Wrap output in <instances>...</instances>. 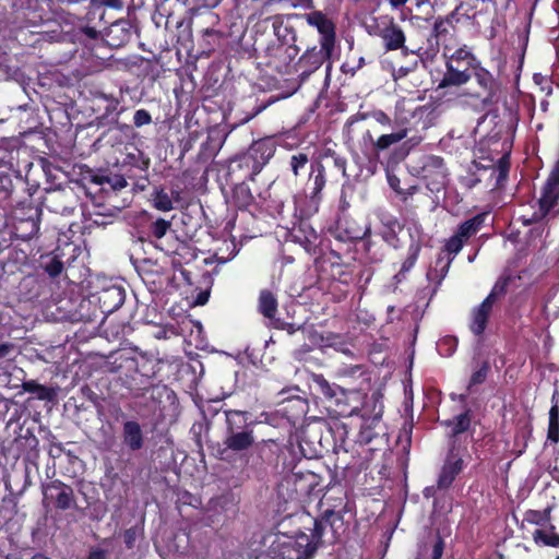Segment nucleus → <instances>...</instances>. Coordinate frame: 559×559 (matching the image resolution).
Wrapping results in <instances>:
<instances>
[{"label": "nucleus", "instance_id": "obj_1", "mask_svg": "<svg viewBox=\"0 0 559 559\" xmlns=\"http://www.w3.org/2000/svg\"><path fill=\"white\" fill-rule=\"evenodd\" d=\"M226 432L224 444L226 449L236 453L248 451L255 442L253 423L249 421V413L237 409H225Z\"/></svg>", "mask_w": 559, "mask_h": 559}, {"label": "nucleus", "instance_id": "obj_2", "mask_svg": "<svg viewBox=\"0 0 559 559\" xmlns=\"http://www.w3.org/2000/svg\"><path fill=\"white\" fill-rule=\"evenodd\" d=\"M275 153L274 144L269 140H259L252 143L248 151L235 157L229 165V175L243 171V179L254 180Z\"/></svg>", "mask_w": 559, "mask_h": 559}, {"label": "nucleus", "instance_id": "obj_3", "mask_svg": "<svg viewBox=\"0 0 559 559\" xmlns=\"http://www.w3.org/2000/svg\"><path fill=\"white\" fill-rule=\"evenodd\" d=\"M559 202V164L550 173L546 180L542 195L537 201L538 210L532 213L521 215V221L524 225L539 223L543 219H549L557 216L556 210Z\"/></svg>", "mask_w": 559, "mask_h": 559}, {"label": "nucleus", "instance_id": "obj_4", "mask_svg": "<svg viewBox=\"0 0 559 559\" xmlns=\"http://www.w3.org/2000/svg\"><path fill=\"white\" fill-rule=\"evenodd\" d=\"M506 282L496 283L490 294L484 299V301L478 307L473 309L469 329L475 335H481L484 333L492 306L501 296L506 294Z\"/></svg>", "mask_w": 559, "mask_h": 559}, {"label": "nucleus", "instance_id": "obj_5", "mask_svg": "<svg viewBox=\"0 0 559 559\" xmlns=\"http://www.w3.org/2000/svg\"><path fill=\"white\" fill-rule=\"evenodd\" d=\"M328 527L331 532L330 543H335L340 537V531L344 528V519L341 512L326 509L322 515L314 521L311 538L318 543V546L322 544Z\"/></svg>", "mask_w": 559, "mask_h": 559}, {"label": "nucleus", "instance_id": "obj_6", "mask_svg": "<svg viewBox=\"0 0 559 559\" xmlns=\"http://www.w3.org/2000/svg\"><path fill=\"white\" fill-rule=\"evenodd\" d=\"M421 171L423 179L430 191L438 192L445 186L448 173L441 157L435 155L426 157Z\"/></svg>", "mask_w": 559, "mask_h": 559}, {"label": "nucleus", "instance_id": "obj_7", "mask_svg": "<svg viewBox=\"0 0 559 559\" xmlns=\"http://www.w3.org/2000/svg\"><path fill=\"white\" fill-rule=\"evenodd\" d=\"M43 495L44 501H52L60 510H68L76 504L72 487L58 479L43 485Z\"/></svg>", "mask_w": 559, "mask_h": 559}, {"label": "nucleus", "instance_id": "obj_8", "mask_svg": "<svg viewBox=\"0 0 559 559\" xmlns=\"http://www.w3.org/2000/svg\"><path fill=\"white\" fill-rule=\"evenodd\" d=\"M307 23L317 28L320 34V45L328 49H334L335 44V25L334 23L321 11H312L301 15Z\"/></svg>", "mask_w": 559, "mask_h": 559}, {"label": "nucleus", "instance_id": "obj_9", "mask_svg": "<svg viewBox=\"0 0 559 559\" xmlns=\"http://www.w3.org/2000/svg\"><path fill=\"white\" fill-rule=\"evenodd\" d=\"M333 49H325L320 45V48L312 47L308 49L298 61L299 78L301 81L308 80V78L317 71L325 61L331 58Z\"/></svg>", "mask_w": 559, "mask_h": 559}, {"label": "nucleus", "instance_id": "obj_10", "mask_svg": "<svg viewBox=\"0 0 559 559\" xmlns=\"http://www.w3.org/2000/svg\"><path fill=\"white\" fill-rule=\"evenodd\" d=\"M464 461L462 455L455 450L454 445L451 447L445 461L441 467L437 488L444 490L451 487L456 476L463 471Z\"/></svg>", "mask_w": 559, "mask_h": 559}, {"label": "nucleus", "instance_id": "obj_11", "mask_svg": "<svg viewBox=\"0 0 559 559\" xmlns=\"http://www.w3.org/2000/svg\"><path fill=\"white\" fill-rule=\"evenodd\" d=\"M428 109L425 106L414 105L413 103L403 102L396 106V112L394 118V128L397 129H406L407 136L415 129L414 123H412V119H421Z\"/></svg>", "mask_w": 559, "mask_h": 559}, {"label": "nucleus", "instance_id": "obj_12", "mask_svg": "<svg viewBox=\"0 0 559 559\" xmlns=\"http://www.w3.org/2000/svg\"><path fill=\"white\" fill-rule=\"evenodd\" d=\"M474 78L479 85L486 93L485 97L481 99V104L485 107L491 106L497 102L498 93L500 85L497 82V80L493 78V75L486 70L485 68L480 66H475L474 68Z\"/></svg>", "mask_w": 559, "mask_h": 559}, {"label": "nucleus", "instance_id": "obj_13", "mask_svg": "<svg viewBox=\"0 0 559 559\" xmlns=\"http://www.w3.org/2000/svg\"><path fill=\"white\" fill-rule=\"evenodd\" d=\"M405 34L400 25H397L392 17L389 19L386 27L382 31V41L386 50L401 49L404 55L416 53L414 49H408L405 46Z\"/></svg>", "mask_w": 559, "mask_h": 559}, {"label": "nucleus", "instance_id": "obj_14", "mask_svg": "<svg viewBox=\"0 0 559 559\" xmlns=\"http://www.w3.org/2000/svg\"><path fill=\"white\" fill-rule=\"evenodd\" d=\"M292 236L307 252H312L317 247L318 234L307 219L296 218L292 226Z\"/></svg>", "mask_w": 559, "mask_h": 559}, {"label": "nucleus", "instance_id": "obj_15", "mask_svg": "<svg viewBox=\"0 0 559 559\" xmlns=\"http://www.w3.org/2000/svg\"><path fill=\"white\" fill-rule=\"evenodd\" d=\"M286 550H290L292 559H311L317 552L319 546L311 536L300 533L294 540L282 543Z\"/></svg>", "mask_w": 559, "mask_h": 559}, {"label": "nucleus", "instance_id": "obj_16", "mask_svg": "<svg viewBox=\"0 0 559 559\" xmlns=\"http://www.w3.org/2000/svg\"><path fill=\"white\" fill-rule=\"evenodd\" d=\"M132 26L128 21L112 23L105 33V41L112 48L124 46L131 40Z\"/></svg>", "mask_w": 559, "mask_h": 559}, {"label": "nucleus", "instance_id": "obj_17", "mask_svg": "<svg viewBox=\"0 0 559 559\" xmlns=\"http://www.w3.org/2000/svg\"><path fill=\"white\" fill-rule=\"evenodd\" d=\"M124 299V289L117 285L104 288L98 296V302L104 313H112L119 309L123 305Z\"/></svg>", "mask_w": 559, "mask_h": 559}, {"label": "nucleus", "instance_id": "obj_18", "mask_svg": "<svg viewBox=\"0 0 559 559\" xmlns=\"http://www.w3.org/2000/svg\"><path fill=\"white\" fill-rule=\"evenodd\" d=\"M272 26L277 39L283 45H288L286 47V52L290 58H294L297 55L298 49L296 46L290 45L296 40V34L293 26H290L288 23H285L283 16L281 15H275L272 17Z\"/></svg>", "mask_w": 559, "mask_h": 559}, {"label": "nucleus", "instance_id": "obj_19", "mask_svg": "<svg viewBox=\"0 0 559 559\" xmlns=\"http://www.w3.org/2000/svg\"><path fill=\"white\" fill-rule=\"evenodd\" d=\"M122 441L130 451H139L144 447V433L135 420H127L122 425Z\"/></svg>", "mask_w": 559, "mask_h": 559}, {"label": "nucleus", "instance_id": "obj_20", "mask_svg": "<svg viewBox=\"0 0 559 559\" xmlns=\"http://www.w3.org/2000/svg\"><path fill=\"white\" fill-rule=\"evenodd\" d=\"M471 76L467 68H463L461 64L447 63V72L439 83V87L463 85L469 81Z\"/></svg>", "mask_w": 559, "mask_h": 559}, {"label": "nucleus", "instance_id": "obj_21", "mask_svg": "<svg viewBox=\"0 0 559 559\" xmlns=\"http://www.w3.org/2000/svg\"><path fill=\"white\" fill-rule=\"evenodd\" d=\"M407 138L406 129H395L393 132L388 134H382L381 136L372 142V155L378 156L380 152L390 148L392 145L397 144L402 140Z\"/></svg>", "mask_w": 559, "mask_h": 559}, {"label": "nucleus", "instance_id": "obj_22", "mask_svg": "<svg viewBox=\"0 0 559 559\" xmlns=\"http://www.w3.org/2000/svg\"><path fill=\"white\" fill-rule=\"evenodd\" d=\"M471 411L466 409L464 413L454 416L452 419L443 421V425L450 428L449 436L454 438L465 431H467L471 427Z\"/></svg>", "mask_w": 559, "mask_h": 559}, {"label": "nucleus", "instance_id": "obj_23", "mask_svg": "<svg viewBox=\"0 0 559 559\" xmlns=\"http://www.w3.org/2000/svg\"><path fill=\"white\" fill-rule=\"evenodd\" d=\"M486 218V214H477L474 217L462 223L456 234L467 241L473 235H475L483 226Z\"/></svg>", "mask_w": 559, "mask_h": 559}, {"label": "nucleus", "instance_id": "obj_24", "mask_svg": "<svg viewBox=\"0 0 559 559\" xmlns=\"http://www.w3.org/2000/svg\"><path fill=\"white\" fill-rule=\"evenodd\" d=\"M259 310L269 319H273L277 312V299L270 290H262L259 296Z\"/></svg>", "mask_w": 559, "mask_h": 559}, {"label": "nucleus", "instance_id": "obj_25", "mask_svg": "<svg viewBox=\"0 0 559 559\" xmlns=\"http://www.w3.org/2000/svg\"><path fill=\"white\" fill-rule=\"evenodd\" d=\"M421 249V245L419 240H413L408 247L407 258L402 263V267L400 272L395 275L397 282H401L405 277V273L411 271V269L415 265L417 258L419 255Z\"/></svg>", "mask_w": 559, "mask_h": 559}, {"label": "nucleus", "instance_id": "obj_26", "mask_svg": "<svg viewBox=\"0 0 559 559\" xmlns=\"http://www.w3.org/2000/svg\"><path fill=\"white\" fill-rule=\"evenodd\" d=\"M151 201L153 206L158 211L169 212L174 209L171 198L163 188L154 187L151 193Z\"/></svg>", "mask_w": 559, "mask_h": 559}, {"label": "nucleus", "instance_id": "obj_27", "mask_svg": "<svg viewBox=\"0 0 559 559\" xmlns=\"http://www.w3.org/2000/svg\"><path fill=\"white\" fill-rule=\"evenodd\" d=\"M22 388L25 392L35 394L37 399L43 401H51L55 396V391L52 389L41 385L33 380L24 382Z\"/></svg>", "mask_w": 559, "mask_h": 559}, {"label": "nucleus", "instance_id": "obj_28", "mask_svg": "<svg viewBox=\"0 0 559 559\" xmlns=\"http://www.w3.org/2000/svg\"><path fill=\"white\" fill-rule=\"evenodd\" d=\"M447 63L461 64V67L469 69L475 67L476 58L466 48H460L451 55Z\"/></svg>", "mask_w": 559, "mask_h": 559}, {"label": "nucleus", "instance_id": "obj_29", "mask_svg": "<svg viewBox=\"0 0 559 559\" xmlns=\"http://www.w3.org/2000/svg\"><path fill=\"white\" fill-rule=\"evenodd\" d=\"M534 542L539 546L559 547V535L550 530H535L533 533Z\"/></svg>", "mask_w": 559, "mask_h": 559}, {"label": "nucleus", "instance_id": "obj_30", "mask_svg": "<svg viewBox=\"0 0 559 559\" xmlns=\"http://www.w3.org/2000/svg\"><path fill=\"white\" fill-rule=\"evenodd\" d=\"M451 17L452 15L447 17H438L435 21L431 36L436 38L437 43L445 39V37L450 35L451 29L453 28Z\"/></svg>", "mask_w": 559, "mask_h": 559}, {"label": "nucleus", "instance_id": "obj_31", "mask_svg": "<svg viewBox=\"0 0 559 559\" xmlns=\"http://www.w3.org/2000/svg\"><path fill=\"white\" fill-rule=\"evenodd\" d=\"M310 181H312L311 194L316 198L323 187L325 186V170L323 165L317 164L316 167L311 166Z\"/></svg>", "mask_w": 559, "mask_h": 559}, {"label": "nucleus", "instance_id": "obj_32", "mask_svg": "<svg viewBox=\"0 0 559 559\" xmlns=\"http://www.w3.org/2000/svg\"><path fill=\"white\" fill-rule=\"evenodd\" d=\"M290 550H286L282 543H274L263 554L258 556L255 559H292Z\"/></svg>", "mask_w": 559, "mask_h": 559}, {"label": "nucleus", "instance_id": "obj_33", "mask_svg": "<svg viewBox=\"0 0 559 559\" xmlns=\"http://www.w3.org/2000/svg\"><path fill=\"white\" fill-rule=\"evenodd\" d=\"M548 439L552 442L559 441V408L554 404L549 411Z\"/></svg>", "mask_w": 559, "mask_h": 559}, {"label": "nucleus", "instance_id": "obj_34", "mask_svg": "<svg viewBox=\"0 0 559 559\" xmlns=\"http://www.w3.org/2000/svg\"><path fill=\"white\" fill-rule=\"evenodd\" d=\"M313 381L320 392L329 399L336 396L338 392H343V389L340 385L331 384L323 376H316Z\"/></svg>", "mask_w": 559, "mask_h": 559}, {"label": "nucleus", "instance_id": "obj_35", "mask_svg": "<svg viewBox=\"0 0 559 559\" xmlns=\"http://www.w3.org/2000/svg\"><path fill=\"white\" fill-rule=\"evenodd\" d=\"M234 198L239 206H248L253 201V195L245 182H241L235 187Z\"/></svg>", "mask_w": 559, "mask_h": 559}, {"label": "nucleus", "instance_id": "obj_36", "mask_svg": "<svg viewBox=\"0 0 559 559\" xmlns=\"http://www.w3.org/2000/svg\"><path fill=\"white\" fill-rule=\"evenodd\" d=\"M457 347V338L454 336H445L441 338L438 344L437 348L441 356L450 357L452 356Z\"/></svg>", "mask_w": 559, "mask_h": 559}, {"label": "nucleus", "instance_id": "obj_37", "mask_svg": "<svg viewBox=\"0 0 559 559\" xmlns=\"http://www.w3.org/2000/svg\"><path fill=\"white\" fill-rule=\"evenodd\" d=\"M309 163L308 155L304 152H298L290 156L289 165L293 174L297 177L300 171L304 170Z\"/></svg>", "mask_w": 559, "mask_h": 559}, {"label": "nucleus", "instance_id": "obj_38", "mask_svg": "<svg viewBox=\"0 0 559 559\" xmlns=\"http://www.w3.org/2000/svg\"><path fill=\"white\" fill-rule=\"evenodd\" d=\"M41 265H43L45 272H47L49 274V276H51V277H56V276L60 275L63 270L62 261L59 260V258L56 255L48 257L43 262Z\"/></svg>", "mask_w": 559, "mask_h": 559}, {"label": "nucleus", "instance_id": "obj_39", "mask_svg": "<svg viewBox=\"0 0 559 559\" xmlns=\"http://www.w3.org/2000/svg\"><path fill=\"white\" fill-rule=\"evenodd\" d=\"M167 388L165 385H152L150 388L143 389L141 394H136V396L148 397L150 400L156 402L160 401L163 395L166 393Z\"/></svg>", "mask_w": 559, "mask_h": 559}, {"label": "nucleus", "instance_id": "obj_40", "mask_svg": "<svg viewBox=\"0 0 559 559\" xmlns=\"http://www.w3.org/2000/svg\"><path fill=\"white\" fill-rule=\"evenodd\" d=\"M170 226V222L164 218H158L151 225V233L155 238L162 239L166 235Z\"/></svg>", "mask_w": 559, "mask_h": 559}, {"label": "nucleus", "instance_id": "obj_41", "mask_svg": "<svg viewBox=\"0 0 559 559\" xmlns=\"http://www.w3.org/2000/svg\"><path fill=\"white\" fill-rule=\"evenodd\" d=\"M388 16H381L379 19H374L372 24L367 25V32L372 36H378L382 39V31L386 27L389 22Z\"/></svg>", "mask_w": 559, "mask_h": 559}, {"label": "nucleus", "instance_id": "obj_42", "mask_svg": "<svg viewBox=\"0 0 559 559\" xmlns=\"http://www.w3.org/2000/svg\"><path fill=\"white\" fill-rule=\"evenodd\" d=\"M466 241L461 238L456 233L447 241L445 250L453 255H456L463 248Z\"/></svg>", "mask_w": 559, "mask_h": 559}, {"label": "nucleus", "instance_id": "obj_43", "mask_svg": "<svg viewBox=\"0 0 559 559\" xmlns=\"http://www.w3.org/2000/svg\"><path fill=\"white\" fill-rule=\"evenodd\" d=\"M337 374L342 378H356L362 374V368L359 365L344 366L338 368Z\"/></svg>", "mask_w": 559, "mask_h": 559}, {"label": "nucleus", "instance_id": "obj_44", "mask_svg": "<svg viewBox=\"0 0 559 559\" xmlns=\"http://www.w3.org/2000/svg\"><path fill=\"white\" fill-rule=\"evenodd\" d=\"M508 173H509V163H508L507 158L503 156L499 159L497 169L493 170V174H497L496 180H497L498 185L507 179Z\"/></svg>", "mask_w": 559, "mask_h": 559}, {"label": "nucleus", "instance_id": "obj_45", "mask_svg": "<svg viewBox=\"0 0 559 559\" xmlns=\"http://www.w3.org/2000/svg\"><path fill=\"white\" fill-rule=\"evenodd\" d=\"M152 122V117L150 112L145 109H139L134 112L133 123L135 127L140 128Z\"/></svg>", "mask_w": 559, "mask_h": 559}, {"label": "nucleus", "instance_id": "obj_46", "mask_svg": "<svg viewBox=\"0 0 559 559\" xmlns=\"http://www.w3.org/2000/svg\"><path fill=\"white\" fill-rule=\"evenodd\" d=\"M277 3H284L292 8H304V9H313L314 2L313 0H273Z\"/></svg>", "mask_w": 559, "mask_h": 559}, {"label": "nucleus", "instance_id": "obj_47", "mask_svg": "<svg viewBox=\"0 0 559 559\" xmlns=\"http://www.w3.org/2000/svg\"><path fill=\"white\" fill-rule=\"evenodd\" d=\"M488 368V365L484 364L480 369L475 371L471 377L469 386L483 383L487 377Z\"/></svg>", "mask_w": 559, "mask_h": 559}, {"label": "nucleus", "instance_id": "obj_48", "mask_svg": "<svg viewBox=\"0 0 559 559\" xmlns=\"http://www.w3.org/2000/svg\"><path fill=\"white\" fill-rule=\"evenodd\" d=\"M416 66H417V61H415L411 66L400 67L399 69L394 70L393 71L394 80H399V79L405 78L409 72L415 70Z\"/></svg>", "mask_w": 559, "mask_h": 559}, {"label": "nucleus", "instance_id": "obj_49", "mask_svg": "<svg viewBox=\"0 0 559 559\" xmlns=\"http://www.w3.org/2000/svg\"><path fill=\"white\" fill-rule=\"evenodd\" d=\"M124 543L128 548H132L135 540V531L133 528H129L123 534Z\"/></svg>", "mask_w": 559, "mask_h": 559}, {"label": "nucleus", "instance_id": "obj_50", "mask_svg": "<svg viewBox=\"0 0 559 559\" xmlns=\"http://www.w3.org/2000/svg\"><path fill=\"white\" fill-rule=\"evenodd\" d=\"M14 345L12 343H1L0 344V359L9 356L13 350Z\"/></svg>", "mask_w": 559, "mask_h": 559}, {"label": "nucleus", "instance_id": "obj_51", "mask_svg": "<svg viewBox=\"0 0 559 559\" xmlns=\"http://www.w3.org/2000/svg\"><path fill=\"white\" fill-rule=\"evenodd\" d=\"M374 118L381 124H390V122H391L390 117L386 114H384L383 111L376 112Z\"/></svg>", "mask_w": 559, "mask_h": 559}, {"label": "nucleus", "instance_id": "obj_52", "mask_svg": "<svg viewBox=\"0 0 559 559\" xmlns=\"http://www.w3.org/2000/svg\"><path fill=\"white\" fill-rule=\"evenodd\" d=\"M369 234H370V227H366V229L362 231L355 230V231L350 233L349 237L352 239H362V238H366Z\"/></svg>", "mask_w": 559, "mask_h": 559}, {"label": "nucleus", "instance_id": "obj_53", "mask_svg": "<svg viewBox=\"0 0 559 559\" xmlns=\"http://www.w3.org/2000/svg\"><path fill=\"white\" fill-rule=\"evenodd\" d=\"M209 297H210L209 292H201L197 297L195 305H199V306L205 305L209 300Z\"/></svg>", "mask_w": 559, "mask_h": 559}, {"label": "nucleus", "instance_id": "obj_54", "mask_svg": "<svg viewBox=\"0 0 559 559\" xmlns=\"http://www.w3.org/2000/svg\"><path fill=\"white\" fill-rule=\"evenodd\" d=\"M442 550H443L442 542L437 543L433 546L432 559H439L442 556Z\"/></svg>", "mask_w": 559, "mask_h": 559}, {"label": "nucleus", "instance_id": "obj_55", "mask_svg": "<svg viewBox=\"0 0 559 559\" xmlns=\"http://www.w3.org/2000/svg\"><path fill=\"white\" fill-rule=\"evenodd\" d=\"M334 165L337 169H340L343 174H345L346 170V160L341 157L334 158Z\"/></svg>", "mask_w": 559, "mask_h": 559}, {"label": "nucleus", "instance_id": "obj_56", "mask_svg": "<svg viewBox=\"0 0 559 559\" xmlns=\"http://www.w3.org/2000/svg\"><path fill=\"white\" fill-rule=\"evenodd\" d=\"M384 241L395 247L394 241L396 240V235L393 230H390L383 235Z\"/></svg>", "mask_w": 559, "mask_h": 559}, {"label": "nucleus", "instance_id": "obj_57", "mask_svg": "<svg viewBox=\"0 0 559 559\" xmlns=\"http://www.w3.org/2000/svg\"><path fill=\"white\" fill-rule=\"evenodd\" d=\"M371 249H372V243H371L370 241H368V242H367V251H368V253L370 254V258H371L373 261H376V262L381 261V260H382V258H383V253H380L379 255H377L376 253H374V254H372V253H371Z\"/></svg>", "mask_w": 559, "mask_h": 559}, {"label": "nucleus", "instance_id": "obj_58", "mask_svg": "<svg viewBox=\"0 0 559 559\" xmlns=\"http://www.w3.org/2000/svg\"><path fill=\"white\" fill-rule=\"evenodd\" d=\"M88 559H105V551L97 549L90 554Z\"/></svg>", "mask_w": 559, "mask_h": 559}, {"label": "nucleus", "instance_id": "obj_59", "mask_svg": "<svg viewBox=\"0 0 559 559\" xmlns=\"http://www.w3.org/2000/svg\"><path fill=\"white\" fill-rule=\"evenodd\" d=\"M198 1L201 2L204 7L215 8L221 3L222 0H198Z\"/></svg>", "mask_w": 559, "mask_h": 559}, {"label": "nucleus", "instance_id": "obj_60", "mask_svg": "<svg viewBox=\"0 0 559 559\" xmlns=\"http://www.w3.org/2000/svg\"><path fill=\"white\" fill-rule=\"evenodd\" d=\"M399 183H400V180L396 177H389L390 187L393 190H395L396 192L401 193V191L399 190Z\"/></svg>", "mask_w": 559, "mask_h": 559}, {"label": "nucleus", "instance_id": "obj_61", "mask_svg": "<svg viewBox=\"0 0 559 559\" xmlns=\"http://www.w3.org/2000/svg\"><path fill=\"white\" fill-rule=\"evenodd\" d=\"M362 141L365 143H370L372 145V142H376L370 133V131H366V133L362 135ZM370 155H372V151L370 152Z\"/></svg>", "mask_w": 559, "mask_h": 559}, {"label": "nucleus", "instance_id": "obj_62", "mask_svg": "<svg viewBox=\"0 0 559 559\" xmlns=\"http://www.w3.org/2000/svg\"><path fill=\"white\" fill-rule=\"evenodd\" d=\"M389 3L393 7V8H399V7H402L404 5L407 0H388Z\"/></svg>", "mask_w": 559, "mask_h": 559}, {"label": "nucleus", "instance_id": "obj_63", "mask_svg": "<svg viewBox=\"0 0 559 559\" xmlns=\"http://www.w3.org/2000/svg\"><path fill=\"white\" fill-rule=\"evenodd\" d=\"M272 102L269 100L266 103H263L262 105H260L255 111L253 112L252 117H254L255 115L260 114L262 110H264Z\"/></svg>", "mask_w": 559, "mask_h": 559}, {"label": "nucleus", "instance_id": "obj_64", "mask_svg": "<svg viewBox=\"0 0 559 559\" xmlns=\"http://www.w3.org/2000/svg\"><path fill=\"white\" fill-rule=\"evenodd\" d=\"M549 102L547 99H543L539 104L542 111L546 112L548 110Z\"/></svg>", "mask_w": 559, "mask_h": 559}]
</instances>
